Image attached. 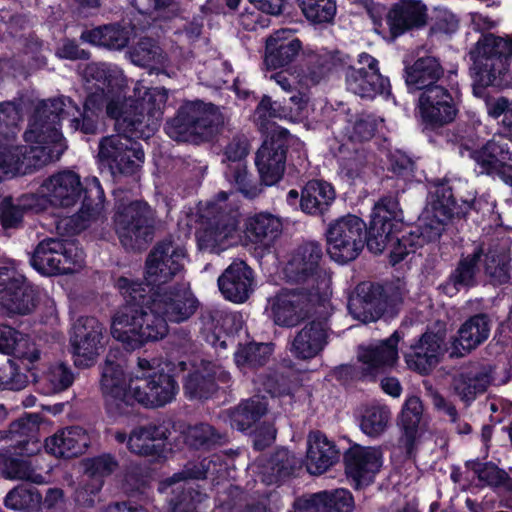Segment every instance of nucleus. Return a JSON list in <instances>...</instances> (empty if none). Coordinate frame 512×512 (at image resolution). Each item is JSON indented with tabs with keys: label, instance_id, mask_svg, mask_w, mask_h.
<instances>
[{
	"label": "nucleus",
	"instance_id": "obj_28",
	"mask_svg": "<svg viewBox=\"0 0 512 512\" xmlns=\"http://www.w3.org/2000/svg\"><path fill=\"white\" fill-rule=\"evenodd\" d=\"M169 436L168 428L156 422H149L134 427L129 433L128 450L138 456H158L162 452V444Z\"/></svg>",
	"mask_w": 512,
	"mask_h": 512
},
{
	"label": "nucleus",
	"instance_id": "obj_10",
	"mask_svg": "<svg viewBox=\"0 0 512 512\" xmlns=\"http://www.w3.org/2000/svg\"><path fill=\"white\" fill-rule=\"evenodd\" d=\"M135 381L127 382L122 360L109 353L101 368L100 389L107 412L114 417L128 415L133 411V389Z\"/></svg>",
	"mask_w": 512,
	"mask_h": 512
},
{
	"label": "nucleus",
	"instance_id": "obj_49",
	"mask_svg": "<svg viewBox=\"0 0 512 512\" xmlns=\"http://www.w3.org/2000/svg\"><path fill=\"white\" fill-rule=\"evenodd\" d=\"M267 412V402L258 396L242 401L229 411L232 428L246 431L258 422Z\"/></svg>",
	"mask_w": 512,
	"mask_h": 512
},
{
	"label": "nucleus",
	"instance_id": "obj_36",
	"mask_svg": "<svg viewBox=\"0 0 512 512\" xmlns=\"http://www.w3.org/2000/svg\"><path fill=\"white\" fill-rule=\"evenodd\" d=\"M88 435L80 427H69L56 432L45 441L48 453L63 458L76 457L85 452Z\"/></svg>",
	"mask_w": 512,
	"mask_h": 512
},
{
	"label": "nucleus",
	"instance_id": "obj_16",
	"mask_svg": "<svg viewBox=\"0 0 512 512\" xmlns=\"http://www.w3.org/2000/svg\"><path fill=\"white\" fill-rule=\"evenodd\" d=\"M0 280V311L9 316H24L35 310L38 303L36 292L22 275L8 268Z\"/></svg>",
	"mask_w": 512,
	"mask_h": 512
},
{
	"label": "nucleus",
	"instance_id": "obj_9",
	"mask_svg": "<svg viewBox=\"0 0 512 512\" xmlns=\"http://www.w3.org/2000/svg\"><path fill=\"white\" fill-rule=\"evenodd\" d=\"M321 247L313 242L300 246L284 269L286 278L304 284L305 290L328 298L331 294V276L320 268Z\"/></svg>",
	"mask_w": 512,
	"mask_h": 512
},
{
	"label": "nucleus",
	"instance_id": "obj_63",
	"mask_svg": "<svg viewBox=\"0 0 512 512\" xmlns=\"http://www.w3.org/2000/svg\"><path fill=\"white\" fill-rule=\"evenodd\" d=\"M167 99L168 95L164 89L151 88L145 91L142 97L135 100L156 127L158 125V121L163 115V109Z\"/></svg>",
	"mask_w": 512,
	"mask_h": 512
},
{
	"label": "nucleus",
	"instance_id": "obj_60",
	"mask_svg": "<svg viewBox=\"0 0 512 512\" xmlns=\"http://www.w3.org/2000/svg\"><path fill=\"white\" fill-rule=\"evenodd\" d=\"M225 175L228 181L234 185V187L244 197L248 199H254L258 197L263 191L262 183H251L247 171V166L244 162L229 165Z\"/></svg>",
	"mask_w": 512,
	"mask_h": 512
},
{
	"label": "nucleus",
	"instance_id": "obj_35",
	"mask_svg": "<svg viewBox=\"0 0 512 512\" xmlns=\"http://www.w3.org/2000/svg\"><path fill=\"white\" fill-rule=\"evenodd\" d=\"M443 75L444 69L439 60L432 56L421 57L405 68V82L410 91L425 92L432 87H439L437 82Z\"/></svg>",
	"mask_w": 512,
	"mask_h": 512
},
{
	"label": "nucleus",
	"instance_id": "obj_23",
	"mask_svg": "<svg viewBox=\"0 0 512 512\" xmlns=\"http://www.w3.org/2000/svg\"><path fill=\"white\" fill-rule=\"evenodd\" d=\"M493 381L492 368L473 363L463 367L451 380L450 389L466 406L487 391Z\"/></svg>",
	"mask_w": 512,
	"mask_h": 512
},
{
	"label": "nucleus",
	"instance_id": "obj_29",
	"mask_svg": "<svg viewBox=\"0 0 512 512\" xmlns=\"http://www.w3.org/2000/svg\"><path fill=\"white\" fill-rule=\"evenodd\" d=\"M483 255L484 246L482 244L477 245L471 253L462 255L455 269L442 285L444 292L453 295L461 289H469L476 286Z\"/></svg>",
	"mask_w": 512,
	"mask_h": 512
},
{
	"label": "nucleus",
	"instance_id": "obj_18",
	"mask_svg": "<svg viewBox=\"0 0 512 512\" xmlns=\"http://www.w3.org/2000/svg\"><path fill=\"white\" fill-rule=\"evenodd\" d=\"M401 337L395 331L390 337L367 345H360L357 359L363 377L374 379L393 368L398 361V343Z\"/></svg>",
	"mask_w": 512,
	"mask_h": 512
},
{
	"label": "nucleus",
	"instance_id": "obj_50",
	"mask_svg": "<svg viewBox=\"0 0 512 512\" xmlns=\"http://www.w3.org/2000/svg\"><path fill=\"white\" fill-rule=\"evenodd\" d=\"M273 352V345L270 343H249L240 345L234 353V360L237 367L248 373L265 366Z\"/></svg>",
	"mask_w": 512,
	"mask_h": 512
},
{
	"label": "nucleus",
	"instance_id": "obj_19",
	"mask_svg": "<svg viewBox=\"0 0 512 512\" xmlns=\"http://www.w3.org/2000/svg\"><path fill=\"white\" fill-rule=\"evenodd\" d=\"M417 108L422 122L432 128L451 123L458 112L453 96L442 85L421 92Z\"/></svg>",
	"mask_w": 512,
	"mask_h": 512
},
{
	"label": "nucleus",
	"instance_id": "obj_13",
	"mask_svg": "<svg viewBox=\"0 0 512 512\" xmlns=\"http://www.w3.org/2000/svg\"><path fill=\"white\" fill-rule=\"evenodd\" d=\"M289 138L288 130L277 126L258 149L255 164L263 185L272 186L282 179Z\"/></svg>",
	"mask_w": 512,
	"mask_h": 512
},
{
	"label": "nucleus",
	"instance_id": "obj_57",
	"mask_svg": "<svg viewBox=\"0 0 512 512\" xmlns=\"http://www.w3.org/2000/svg\"><path fill=\"white\" fill-rule=\"evenodd\" d=\"M471 470L477 475L479 481L504 492H512V480L502 469L492 463H472Z\"/></svg>",
	"mask_w": 512,
	"mask_h": 512
},
{
	"label": "nucleus",
	"instance_id": "obj_47",
	"mask_svg": "<svg viewBox=\"0 0 512 512\" xmlns=\"http://www.w3.org/2000/svg\"><path fill=\"white\" fill-rule=\"evenodd\" d=\"M81 40L110 50H121L129 42L127 30L117 24L100 26L81 33Z\"/></svg>",
	"mask_w": 512,
	"mask_h": 512
},
{
	"label": "nucleus",
	"instance_id": "obj_56",
	"mask_svg": "<svg viewBox=\"0 0 512 512\" xmlns=\"http://www.w3.org/2000/svg\"><path fill=\"white\" fill-rule=\"evenodd\" d=\"M135 142L131 137L121 133L103 137L99 143L98 156L102 162L107 163L112 173H114L113 164H117L122 154H125Z\"/></svg>",
	"mask_w": 512,
	"mask_h": 512
},
{
	"label": "nucleus",
	"instance_id": "obj_48",
	"mask_svg": "<svg viewBox=\"0 0 512 512\" xmlns=\"http://www.w3.org/2000/svg\"><path fill=\"white\" fill-rule=\"evenodd\" d=\"M215 365L207 364L189 373L184 383L185 394L190 399H208L217 390Z\"/></svg>",
	"mask_w": 512,
	"mask_h": 512
},
{
	"label": "nucleus",
	"instance_id": "obj_3",
	"mask_svg": "<svg viewBox=\"0 0 512 512\" xmlns=\"http://www.w3.org/2000/svg\"><path fill=\"white\" fill-rule=\"evenodd\" d=\"M223 124L224 117L214 104L185 101L166 123L165 131L177 142L199 144L211 140Z\"/></svg>",
	"mask_w": 512,
	"mask_h": 512
},
{
	"label": "nucleus",
	"instance_id": "obj_37",
	"mask_svg": "<svg viewBox=\"0 0 512 512\" xmlns=\"http://www.w3.org/2000/svg\"><path fill=\"white\" fill-rule=\"evenodd\" d=\"M336 193L328 182L311 180L301 192L300 208L311 216H323L335 201Z\"/></svg>",
	"mask_w": 512,
	"mask_h": 512
},
{
	"label": "nucleus",
	"instance_id": "obj_54",
	"mask_svg": "<svg viewBox=\"0 0 512 512\" xmlns=\"http://www.w3.org/2000/svg\"><path fill=\"white\" fill-rule=\"evenodd\" d=\"M402 219L403 212L396 196H383L375 203L371 221L377 228L386 225L398 229Z\"/></svg>",
	"mask_w": 512,
	"mask_h": 512
},
{
	"label": "nucleus",
	"instance_id": "obj_32",
	"mask_svg": "<svg viewBox=\"0 0 512 512\" xmlns=\"http://www.w3.org/2000/svg\"><path fill=\"white\" fill-rule=\"evenodd\" d=\"M465 152L476 163L481 174L498 173L503 165L512 160V153L503 139L493 138L479 149L465 148V151H461L462 156Z\"/></svg>",
	"mask_w": 512,
	"mask_h": 512
},
{
	"label": "nucleus",
	"instance_id": "obj_58",
	"mask_svg": "<svg viewBox=\"0 0 512 512\" xmlns=\"http://www.w3.org/2000/svg\"><path fill=\"white\" fill-rule=\"evenodd\" d=\"M434 190L431 193L430 208L438 211L442 217H453L459 215L460 212L456 210V201L453 197L452 189L446 180H435L432 182Z\"/></svg>",
	"mask_w": 512,
	"mask_h": 512
},
{
	"label": "nucleus",
	"instance_id": "obj_5",
	"mask_svg": "<svg viewBox=\"0 0 512 512\" xmlns=\"http://www.w3.org/2000/svg\"><path fill=\"white\" fill-rule=\"evenodd\" d=\"M115 233L127 251H142L153 241L156 212L142 200L121 203L113 216Z\"/></svg>",
	"mask_w": 512,
	"mask_h": 512
},
{
	"label": "nucleus",
	"instance_id": "obj_51",
	"mask_svg": "<svg viewBox=\"0 0 512 512\" xmlns=\"http://www.w3.org/2000/svg\"><path fill=\"white\" fill-rule=\"evenodd\" d=\"M131 62L139 67L155 68L165 66L167 55L162 48L151 38H141L127 52Z\"/></svg>",
	"mask_w": 512,
	"mask_h": 512
},
{
	"label": "nucleus",
	"instance_id": "obj_17",
	"mask_svg": "<svg viewBox=\"0 0 512 512\" xmlns=\"http://www.w3.org/2000/svg\"><path fill=\"white\" fill-rule=\"evenodd\" d=\"M106 112L115 120L116 130L131 138L149 137L156 129L135 99H112L106 106Z\"/></svg>",
	"mask_w": 512,
	"mask_h": 512
},
{
	"label": "nucleus",
	"instance_id": "obj_40",
	"mask_svg": "<svg viewBox=\"0 0 512 512\" xmlns=\"http://www.w3.org/2000/svg\"><path fill=\"white\" fill-rule=\"evenodd\" d=\"M423 404L419 397L411 396L406 399L399 417V426L402 430L400 442L408 454L412 453L413 447L419 435V426L423 418Z\"/></svg>",
	"mask_w": 512,
	"mask_h": 512
},
{
	"label": "nucleus",
	"instance_id": "obj_30",
	"mask_svg": "<svg viewBox=\"0 0 512 512\" xmlns=\"http://www.w3.org/2000/svg\"><path fill=\"white\" fill-rule=\"evenodd\" d=\"M301 49L299 39L293 37L291 29L275 31L266 40L265 64L268 68H281L289 65Z\"/></svg>",
	"mask_w": 512,
	"mask_h": 512
},
{
	"label": "nucleus",
	"instance_id": "obj_20",
	"mask_svg": "<svg viewBox=\"0 0 512 512\" xmlns=\"http://www.w3.org/2000/svg\"><path fill=\"white\" fill-rule=\"evenodd\" d=\"M332 332L327 316L307 322L291 341L290 352L300 360L318 356L328 344Z\"/></svg>",
	"mask_w": 512,
	"mask_h": 512
},
{
	"label": "nucleus",
	"instance_id": "obj_26",
	"mask_svg": "<svg viewBox=\"0 0 512 512\" xmlns=\"http://www.w3.org/2000/svg\"><path fill=\"white\" fill-rule=\"evenodd\" d=\"M252 270L244 261H233L218 278V286L224 297L235 303H243L252 292Z\"/></svg>",
	"mask_w": 512,
	"mask_h": 512
},
{
	"label": "nucleus",
	"instance_id": "obj_21",
	"mask_svg": "<svg viewBox=\"0 0 512 512\" xmlns=\"http://www.w3.org/2000/svg\"><path fill=\"white\" fill-rule=\"evenodd\" d=\"M382 451L377 447H364L358 444L344 454L345 472L356 488L372 482L382 466Z\"/></svg>",
	"mask_w": 512,
	"mask_h": 512
},
{
	"label": "nucleus",
	"instance_id": "obj_38",
	"mask_svg": "<svg viewBox=\"0 0 512 512\" xmlns=\"http://www.w3.org/2000/svg\"><path fill=\"white\" fill-rule=\"evenodd\" d=\"M0 352L29 363L40 359V350L30 337L9 325H0Z\"/></svg>",
	"mask_w": 512,
	"mask_h": 512
},
{
	"label": "nucleus",
	"instance_id": "obj_4",
	"mask_svg": "<svg viewBox=\"0 0 512 512\" xmlns=\"http://www.w3.org/2000/svg\"><path fill=\"white\" fill-rule=\"evenodd\" d=\"M406 289L399 281L384 285L362 282L348 301L352 317L362 323L376 322L385 316H394L403 304Z\"/></svg>",
	"mask_w": 512,
	"mask_h": 512
},
{
	"label": "nucleus",
	"instance_id": "obj_25",
	"mask_svg": "<svg viewBox=\"0 0 512 512\" xmlns=\"http://www.w3.org/2000/svg\"><path fill=\"white\" fill-rule=\"evenodd\" d=\"M492 320L479 313L466 319L457 331L452 348L453 354L464 356L482 345L490 336Z\"/></svg>",
	"mask_w": 512,
	"mask_h": 512
},
{
	"label": "nucleus",
	"instance_id": "obj_15",
	"mask_svg": "<svg viewBox=\"0 0 512 512\" xmlns=\"http://www.w3.org/2000/svg\"><path fill=\"white\" fill-rule=\"evenodd\" d=\"M358 65V68L347 65L345 82L350 92L367 99L388 93L389 80L380 74L377 59L367 53H361Z\"/></svg>",
	"mask_w": 512,
	"mask_h": 512
},
{
	"label": "nucleus",
	"instance_id": "obj_11",
	"mask_svg": "<svg viewBox=\"0 0 512 512\" xmlns=\"http://www.w3.org/2000/svg\"><path fill=\"white\" fill-rule=\"evenodd\" d=\"M328 298L304 288L282 289L268 300L273 322L284 328H293L306 320L317 302Z\"/></svg>",
	"mask_w": 512,
	"mask_h": 512
},
{
	"label": "nucleus",
	"instance_id": "obj_44",
	"mask_svg": "<svg viewBox=\"0 0 512 512\" xmlns=\"http://www.w3.org/2000/svg\"><path fill=\"white\" fill-rule=\"evenodd\" d=\"M13 449L2 446L0 448V468L6 479L22 480L35 484L45 483V476L39 473L29 461L13 457Z\"/></svg>",
	"mask_w": 512,
	"mask_h": 512
},
{
	"label": "nucleus",
	"instance_id": "obj_59",
	"mask_svg": "<svg viewBox=\"0 0 512 512\" xmlns=\"http://www.w3.org/2000/svg\"><path fill=\"white\" fill-rule=\"evenodd\" d=\"M304 16L314 24L331 23L336 15L335 0H298Z\"/></svg>",
	"mask_w": 512,
	"mask_h": 512
},
{
	"label": "nucleus",
	"instance_id": "obj_6",
	"mask_svg": "<svg viewBox=\"0 0 512 512\" xmlns=\"http://www.w3.org/2000/svg\"><path fill=\"white\" fill-rule=\"evenodd\" d=\"M512 42L489 35L477 43L474 68L476 82L481 87H508L512 84L509 61Z\"/></svg>",
	"mask_w": 512,
	"mask_h": 512
},
{
	"label": "nucleus",
	"instance_id": "obj_2",
	"mask_svg": "<svg viewBox=\"0 0 512 512\" xmlns=\"http://www.w3.org/2000/svg\"><path fill=\"white\" fill-rule=\"evenodd\" d=\"M94 95L87 98L83 110L69 97L42 100L35 109L33 120L24 138L30 146L10 148L14 174L25 175L46 164L58 160L66 149L57 125L61 119H69L71 127L84 134H94L97 117L91 104Z\"/></svg>",
	"mask_w": 512,
	"mask_h": 512
},
{
	"label": "nucleus",
	"instance_id": "obj_61",
	"mask_svg": "<svg viewBox=\"0 0 512 512\" xmlns=\"http://www.w3.org/2000/svg\"><path fill=\"white\" fill-rule=\"evenodd\" d=\"M451 218L442 217L438 211L428 208L421 219L420 226L411 231L417 232V236L421 239V246H423L426 242L438 240Z\"/></svg>",
	"mask_w": 512,
	"mask_h": 512
},
{
	"label": "nucleus",
	"instance_id": "obj_22",
	"mask_svg": "<svg viewBox=\"0 0 512 512\" xmlns=\"http://www.w3.org/2000/svg\"><path fill=\"white\" fill-rule=\"evenodd\" d=\"M84 191L80 177L72 171H61L45 179L38 189L39 195L54 207L74 206Z\"/></svg>",
	"mask_w": 512,
	"mask_h": 512
},
{
	"label": "nucleus",
	"instance_id": "obj_24",
	"mask_svg": "<svg viewBox=\"0 0 512 512\" xmlns=\"http://www.w3.org/2000/svg\"><path fill=\"white\" fill-rule=\"evenodd\" d=\"M39 419L38 414H28L13 421L7 433L0 431V441L9 438L11 443L7 447L13 449L16 455L32 456L38 453L41 449Z\"/></svg>",
	"mask_w": 512,
	"mask_h": 512
},
{
	"label": "nucleus",
	"instance_id": "obj_1",
	"mask_svg": "<svg viewBox=\"0 0 512 512\" xmlns=\"http://www.w3.org/2000/svg\"><path fill=\"white\" fill-rule=\"evenodd\" d=\"M186 249L171 238L158 242L148 254L147 283L130 277L116 279L124 304L115 312L111 335L128 350L164 339L168 322L182 323L198 310L199 301L188 283L165 286L184 269Z\"/></svg>",
	"mask_w": 512,
	"mask_h": 512
},
{
	"label": "nucleus",
	"instance_id": "obj_41",
	"mask_svg": "<svg viewBox=\"0 0 512 512\" xmlns=\"http://www.w3.org/2000/svg\"><path fill=\"white\" fill-rule=\"evenodd\" d=\"M298 463L287 449H279L259 466L261 481L267 485L278 484L294 473Z\"/></svg>",
	"mask_w": 512,
	"mask_h": 512
},
{
	"label": "nucleus",
	"instance_id": "obj_39",
	"mask_svg": "<svg viewBox=\"0 0 512 512\" xmlns=\"http://www.w3.org/2000/svg\"><path fill=\"white\" fill-rule=\"evenodd\" d=\"M283 223L280 217L268 212L256 213L247 218L245 234L251 242L269 246L282 233Z\"/></svg>",
	"mask_w": 512,
	"mask_h": 512
},
{
	"label": "nucleus",
	"instance_id": "obj_12",
	"mask_svg": "<svg viewBox=\"0 0 512 512\" xmlns=\"http://www.w3.org/2000/svg\"><path fill=\"white\" fill-rule=\"evenodd\" d=\"M201 224L196 232L198 247L202 251L218 253L225 248L238 227V212H226L218 204L211 205L201 216Z\"/></svg>",
	"mask_w": 512,
	"mask_h": 512
},
{
	"label": "nucleus",
	"instance_id": "obj_45",
	"mask_svg": "<svg viewBox=\"0 0 512 512\" xmlns=\"http://www.w3.org/2000/svg\"><path fill=\"white\" fill-rule=\"evenodd\" d=\"M484 272L493 285L506 284L511 279V256L506 247L484 248Z\"/></svg>",
	"mask_w": 512,
	"mask_h": 512
},
{
	"label": "nucleus",
	"instance_id": "obj_46",
	"mask_svg": "<svg viewBox=\"0 0 512 512\" xmlns=\"http://www.w3.org/2000/svg\"><path fill=\"white\" fill-rule=\"evenodd\" d=\"M61 240L47 238L35 248L32 257V266L43 275L60 274Z\"/></svg>",
	"mask_w": 512,
	"mask_h": 512
},
{
	"label": "nucleus",
	"instance_id": "obj_62",
	"mask_svg": "<svg viewBox=\"0 0 512 512\" xmlns=\"http://www.w3.org/2000/svg\"><path fill=\"white\" fill-rule=\"evenodd\" d=\"M74 381V374L71 369L63 364L51 365L42 377L45 394H53L66 390Z\"/></svg>",
	"mask_w": 512,
	"mask_h": 512
},
{
	"label": "nucleus",
	"instance_id": "obj_43",
	"mask_svg": "<svg viewBox=\"0 0 512 512\" xmlns=\"http://www.w3.org/2000/svg\"><path fill=\"white\" fill-rule=\"evenodd\" d=\"M184 443L191 449L208 451L228 443V435L209 423L189 425L183 431Z\"/></svg>",
	"mask_w": 512,
	"mask_h": 512
},
{
	"label": "nucleus",
	"instance_id": "obj_55",
	"mask_svg": "<svg viewBox=\"0 0 512 512\" xmlns=\"http://www.w3.org/2000/svg\"><path fill=\"white\" fill-rule=\"evenodd\" d=\"M42 502V495L35 488L18 485L11 489L4 498L7 509L21 512L35 511Z\"/></svg>",
	"mask_w": 512,
	"mask_h": 512
},
{
	"label": "nucleus",
	"instance_id": "obj_27",
	"mask_svg": "<svg viewBox=\"0 0 512 512\" xmlns=\"http://www.w3.org/2000/svg\"><path fill=\"white\" fill-rule=\"evenodd\" d=\"M387 22L394 37L422 28L427 23V7L419 0H400L389 10Z\"/></svg>",
	"mask_w": 512,
	"mask_h": 512
},
{
	"label": "nucleus",
	"instance_id": "obj_34",
	"mask_svg": "<svg viewBox=\"0 0 512 512\" xmlns=\"http://www.w3.org/2000/svg\"><path fill=\"white\" fill-rule=\"evenodd\" d=\"M349 60V56L339 50H323L310 57L301 80L305 85H316L332 72L345 68Z\"/></svg>",
	"mask_w": 512,
	"mask_h": 512
},
{
	"label": "nucleus",
	"instance_id": "obj_64",
	"mask_svg": "<svg viewBox=\"0 0 512 512\" xmlns=\"http://www.w3.org/2000/svg\"><path fill=\"white\" fill-rule=\"evenodd\" d=\"M419 247H421V239L417 236V232H409L403 233L401 236H398L397 231H395L393 238L390 240V262L395 265L410 253H414Z\"/></svg>",
	"mask_w": 512,
	"mask_h": 512
},
{
	"label": "nucleus",
	"instance_id": "obj_42",
	"mask_svg": "<svg viewBox=\"0 0 512 512\" xmlns=\"http://www.w3.org/2000/svg\"><path fill=\"white\" fill-rule=\"evenodd\" d=\"M303 509L305 512H352L354 501L351 493L345 489L323 491L306 499Z\"/></svg>",
	"mask_w": 512,
	"mask_h": 512
},
{
	"label": "nucleus",
	"instance_id": "obj_52",
	"mask_svg": "<svg viewBox=\"0 0 512 512\" xmlns=\"http://www.w3.org/2000/svg\"><path fill=\"white\" fill-rule=\"evenodd\" d=\"M390 420L391 411L388 406L372 404L362 409L359 427L368 437L378 438L387 430Z\"/></svg>",
	"mask_w": 512,
	"mask_h": 512
},
{
	"label": "nucleus",
	"instance_id": "obj_7",
	"mask_svg": "<svg viewBox=\"0 0 512 512\" xmlns=\"http://www.w3.org/2000/svg\"><path fill=\"white\" fill-rule=\"evenodd\" d=\"M156 359H137V374L133 389V406L138 403L146 408L163 407L176 396L178 384L175 378L158 369Z\"/></svg>",
	"mask_w": 512,
	"mask_h": 512
},
{
	"label": "nucleus",
	"instance_id": "obj_53",
	"mask_svg": "<svg viewBox=\"0 0 512 512\" xmlns=\"http://www.w3.org/2000/svg\"><path fill=\"white\" fill-rule=\"evenodd\" d=\"M118 467L117 459L109 453L83 460L84 474L93 482L94 491H101L104 478L113 474Z\"/></svg>",
	"mask_w": 512,
	"mask_h": 512
},
{
	"label": "nucleus",
	"instance_id": "obj_8",
	"mask_svg": "<svg viewBox=\"0 0 512 512\" xmlns=\"http://www.w3.org/2000/svg\"><path fill=\"white\" fill-rule=\"evenodd\" d=\"M327 253L340 264L355 260L367 241L366 223L358 216L347 214L328 224L325 232Z\"/></svg>",
	"mask_w": 512,
	"mask_h": 512
},
{
	"label": "nucleus",
	"instance_id": "obj_31",
	"mask_svg": "<svg viewBox=\"0 0 512 512\" xmlns=\"http://www.w3.org/2000/svg\"><path fill=\"white\" fill-rule=\"evenodd\" d=\"M338 458V450L325 434L320 431L309 433L305 464L310 474L319 475L326 472Z\"/></svg>",
	"mask_w": 512,
	"mask_h": 512
},
{
	"label": "nucleus",
	"instance_id": "obj_14",
	"mask_svg": "<svg viewBox=\"0 0 512 512\" xmlns=\"http://www.w3.org/2000/svg\"><path fill=\"white\" fill-rule=\"evenodd\" d=\"M104 327L95 317H80L73 325L70 346L74 364L78 367H90L102 349Z\"/></svg>",
	"mask_w": 512,
	"mask_h": 512
},
{
	"label": "nucleus",
	"instance_id": "obj_33",
	"mask_svg": "<svg viewBox=\"0 0 512 512\" xmlns=\"http://www.w3.org/2000/svg\"><path fill=\"white\" fill-rule=\"evenodd\" d=\"M443 343L442 337L434 332H425L410 346L404 354L409 368L426 373L432 366L438 363V357Z\"/></svg>",
	"mask_w": 512,
	"mask_h": 512
}]
</instances>
